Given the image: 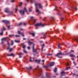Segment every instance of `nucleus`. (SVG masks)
Masks as SVG:
<instances>
[{"label": "nucleus", "mask_w": 78, "mask_h": 78, "mask_svg": "<svg viewBox=\"0 0 78 78\" xmlns=\"http://www.w3.org/2000/svg\"><path fill=\"white\" fill-rule=\"evenodd\" d=\"M35 10L37 12H38V14H41V11H39V9H38V8H37V6H39V8H40L42 10L43 9V6L42 5H41V4L40 3H35Z\"/></svg>", "instance_id": "1"}, {"label": "nucleus", "mask_w": 78, "mask_h": 78, "mask_svg": "<svg viewBox=\"0 0 78 78\" xmlns=\"http://www.w3.org/2000/svg\"><path fill=\"white\" fill-rule=\"evenodd\" d=\"M25 11H26V12L27 13V12L26 9V8H24V10H20V12L21 15L23 16V15H24V14H25Z\"/></svg>", "instance_id": "2"}, {"label": "nucleus", "mask_w": 78, "mask_h": 78, "mask_svg": "<svg viewBox=\"0 0 78 78\" xmlns=\"http://www.w3.org/2000/svg\"><path fill=\"white\" fill-rule=\"evenodd\" d=\"M35 26L36 27H40V26L44 27V24H42V23H37L35 25Z\"/></svg>", "instance_id": "3"}, {"label": "nucleus", "mask_w": 78, "mask_h": 78, "mask_svg": "<svg viewBox=\"0 0 78 78\" xmlns=\"http://www.w3.org/2000/svg\"><path fill=\"white\" fill-rule=\"evenodd\" d=\"M9 9L6 8L5 9V12L6 13L9 12L10 15H11V14H13V12H9Z\"/></svg>", "instance_id": "4"}, {"label": "nucleus", "mask_w": 78, "mask_h": 78, "mask_svg": "<svg viewBox=\"0 0 78 78\" xmlns=\"http://www.w3.org/2000/svg\"><path fill=\"white\" fill-rule=\"evenodd\" d=\"M59 52L57 53L56 55H55V56H56L57 57V58H61L62 57L61 56H59V55H62V52L60 51H59Z\"/></svg>", "instance_id": "5"}, {"label": "nucleus", "mask_w": 78, "mask_h": 78, "mask_svg": "<svg viewBox=\"0 0 78 78\" xmlns=\"http://www.w3.org/2000/svg\"><path fill=\"white\" fill-rule=\"evenodd\" d=\"M2 22H3V23H5L7 25V24H8L10 23V21H7L6 20H2Z\"/></svg>", "instance_id": "6"}, {"label": "nucleus", "mask_w": 78, "mask_h": 78, "mask_svg": "<svg viewBox=\"0 0 78 78\" xmlns=\"http://www.w3.org/2000/svg\"><path fill=\"white\" fill-rule=\"evenodd\" d=\"M61 75L60 76L61 77H62V76H64V75H66V73L64 71H62L61 73Z\"/></svg>", "instance_id": "7"}, {"label": "nucleus", "mask_w": 78, "mask_h": 78, "mask_svg": "<svg viewBox=\"0 0 78 78\" xmlns=\"http://www.w3.org/2000/svg\"><path fill=\"white\" fill-rule=\"evenodd\" d=\"M39 69L40 70L39 74H40V76H41V75H42V74L41 73L42 72V69L41 68H40Z\"/></svg>", "instance_id": "8"}, {"label": "nucleus", "mask_w": 78, "mask_h": 78, "mask_svg": "<svg viewBox=\"0 0 78 78\" xmlns=\"http://www.w3.org/2000/svg\"><path fill=\"white\" fill-rule=\"evenodd\" d=\"M18 55L19 56V58H22V55H23V53L21 52L19 53Z\"/></svg>", "instance_id": "9"}, {"label": "nucleus", "mask_w": 78, "mask_h": 78, "mask_svg": "<svg viewBox=\"0 0 78 78\" xmlns=\"http://www.w3.org/2000/svg\"><path fill=\"white\" fill-rule=\"evenodd\" d=\"M33 52H36L37 51V49L34 50V44H33Z\"/></svg>", "instance_id": "10"}, {"label": "nucleus", "mask_w": 78, "mask_h": 78, "mask_svg": "<svg viewBox=\"0 0 78 78\" xmlns=\"http://www.w3.org/2000/svg\"><path fill=\"white\" fill-rule=\"evenodd\" d=\"M73 52H74V51L73 50H71L69 53H67L66 55H69V54H70L71 53H72Z\"/></svg>", "instance_id": "11"}, {"label": "nucleus", "mask_w": 78, "mask_h": 78, "mask_svg": "<svg viewBox=\"0 0 78 78\" xmlns=\"http://www.w3.org/2000/svg\"><path fill=\"white\" fill-rule=\"evenodd\" d=\"M54 62H52L49 65L50 67H51V66H54Z\"/></svg>", "instance_id": "12"}, {"label": "nucleus", "mask_w": 78, "mask_h": 78, "mask_svg": "<svg viewBox=\"0 0 78 78\" xmlns=\"http://www.w3.org/2000/svg\"><path fill=\"white\" fill-rule=\"evenodd\" d=\"M7 50H9V52H11L12 50V49L10 48H9V47L7 48Z\"/></svg>", "instance_id": "13"}, {"label": "nucleus", "mask_w": 78, "mask_h": 78, "mask_svg": "<svg viewBox=\"0 0 78 78\" xmlns=\"http://www.w3.org/2000/svg\"><path fill=\"white\" fill-rule=\"evenodd\" d=\"M27 70H30L32 69V67L30 66V67H27Z\"/></svg>", "instance_id": "14"}, {"label": "nucleus", "mask_w": 78, "mask_h": 78, "mask_svg": "<svg viewBox=\"0 0 78 78\" xmlns=\"http://www.w3.org/2000/svg\"><path fill=\"white\" fill-rule=\"evenodd\" d=\"M28 43L29 45L31 46V44H33V42H29Z\"/></svg>", "instance_id": "15"}, {"label": "nucleus", "mask_w": 78, "mask_h": 78, "mask_svg": "<svg viewBox=\"0 0 78 78\" xmlns=\"http://www.w3.org/2000/svg\"><path fill=\"white\" fill-rule=\"evenodd\" d=\"M15 35L14 34H10L9 35V36L10 37H14Z\"/></svg>", "instance_id": "16"}, {"label": "nucleus", "mask_w": 78, "mask_h": 78, "mask_svg": "<svg viewBox=\"0 0 78 78\" xmlns=\"http://www.w3.org/2000/svg\"><path fill=\"white\" fill-rule=\"evenodd\" d=\"M46 75L48 78H51V77L50 76V75H47V73H46Z\"/></svg>", "instance_id": "17"}, {"label": "nucleus", "mask_w": 78, "mask_h": 78, "mask_svg": "<svg viewBox=\"0 0 78 78\" xmlns=\"http://www.w3.org/2000/svg\"><path fill=\"white\" fill-rule=\"evenodd\" d=\"M44 46H45V44H43L41 48V50L42 51H43V49L44 48Z\"/></svg>", "instance_id": "18"}, {"label": "nucleus", "mask_w": 78, "mask_h": 78, "mask_svg": "<svg viewBox=\"0 0 78 78\" xmlns=\"http://www.w3.org/2000/svg\"><path fill=\"white\" fill-rule=\"evenodd\" d=\"M6 30V28H5V27H4L3 28V29H1V31H3H3H5Z\"/></svg>", "instance_id": "19"}, {"label": "nucleus", "mask_w": 78, "mask_h": 78, "mask_svg": "<svg viewBox=\"0 0 78 78\" xmlns=\"http://www.w3.org/2000/svg\"><path fill=\"white\" fill-rule=\"evenodd\" d=\"M31 58V57H30V62H33V61H34V60H31V58Z\"/></svg>", "instance_id": "20"}, {"label": "nucleus", "mask_w": 78, "mask_h": 78, "mask_svg": "<svg viewBox=\"0 0 78 78\" xmlns=\"http://www.w3.org/2000/svg\"><path fill=\"white\" fill-rule=\"evenodd\" d=\"M35 61H36V62H38V64H40V62H41V60H36Z\"/></svg>", "instance_id": "21"}, {"label": "nucleus", "mask_w": 78, "mask_h": 78, "mask_svg": "<svg viewBox=\"0 0 78 78\" xmlns=\"http://www.w3.org/2000/svg\"><path fill=\"white\" fill-rule=\"evenodd\" d=\"M54 71L55 73H56V72H57V68H55L54 69Z\"/></svg>", "instance_id": "22"}, {"label": "nucleus", "mask_w": 78, "mask_h": 78, "mask_svg": "<svg viewBox=\"0 0 78 78\" xmlns=\"http://www.w3.org/2000/svg\"><path fill=\"white\" fill-rule=\"evenodd\" d=\"M6 40V38H4L2 39V41H5Z\"/></svg>", "instance_id": "23"}, {"label": "nucleus", "mask_w": 78, "mask_h": 78, "mask_svg": "<svg viewBox=\"0 0 78 78\" xmlns=\"http://www.w3.org/2000/svg\"><path fill=\"white\" fill-rule=\"evenodd\" d=\"M70 56L71 57H75V56L74 55H73V54H71L70 55Z\"/></svg>", "instance_id": "24"}, {"label": "nucleus", "mask_w": 78, "mask_h": 78, "mask_svg": "<svg viewBox=\"0 0 78 78\" xmlns=\"http://www.w3.org/2000/svg\"><path fill=\"white\" fill-rule=\"evenodd\" d=\"M15 37H20V36L18 35H15Z\"/></svg>", "instance_id": "25"}, {"label": "nucleus", "mask_w": 78, "mask_h": 78, "mask_svg": "<svg viewBox=\"0 0 78 78\" xmlns=\"http://www.w3.org/2000/svg\"><path fill=\"white\" fill-rule=\"evenodd\" d=\"M61 45V44L58 43V48H60V46Z\"/></svg>", "instance_id": "26"}, {"label": "nucleus", "mask_w": 78, "mask_h": 78, "mask_svg": "<svg viewBox=\"0 0 78 78\" xmlns=\"http://www.w3.org/2000/svg\"><path fill=\"white\" fill-rule=\"evenodd\" d=\"M10 55V56H13V57H14V54L13 53H11Z\"/></svg>", "instance_id": "27"}, {"label": "nucleus", "mask_w": 78, "mask_h": 78, "mask_svg": "<svg viewBox=\"0 0 78 78\" xmlns=\"http://www.w3.org/2000/svg\"><path fill=\"white\" fill-rule=\"evenodd\" d=\"M22 33H20V31H18V33L19 34H21Z\"/></svg>", "instance_id": "28"}, {"label": "nucleus", "mask_w": 78, "mask_h": 78, "mask_svg": "<svg viewBox=\"0 0 78 78\" xmlns=\"http://www.w3.org/2000/svg\"><path fill=\"white\" fill-rule=\"evenodd\" d=\"M42 34H43V35H44V39H45V37H46L45 34H44V33H42Z\"/></svg>", "instance_id": "29"}, {"label": "nucleus", "mask_w": 78, "mask_h": 78, "mask_svg": "<svg viewBox=\"0 0 78 78\" xmlns=\"http://www.w3.org/2000/svg\"><path fill=\"white\" fill-rule=\"evenodd\" d=\"M14 44V42L12 40L11 41V45H12Z\"/></svg>", "instance_id": "30"}, {"label": "nucleus", "mask_w": 78, "mask_h": 78, "mask_svg": "<svg viewBox=\"0 0 78 78\" xmlns=\"http://www.w3.org/2000/svg\"><path fill=\"white\" fill-rule=\"evenodd\" d=\"M23 51L24 53H27V51L25 50V49H23Z\"/></svg>", "instance_id": "31"}, {"label": "nucleus", "mask_w": 78, "mask_h": 78, "mask_svg": "<svg viewBox=\"0 0 78 78\" xmlns=\"http://www.w3.org/2000/svg\"><path fill=\"white\" fill-rule=\"evenodd\" d=\"M44 68H46V69H47V68H48V66H44Z\"/></svg>", "instance_id": "32"}, {"label": "nucleus", "mask_w": 78, "mask_h": 78, "mask_svg": "<svg viewBox=\"0 0 78 78\" xmlns=\"http://www.w3.org/2000/svg\"><path fill=\"white\" fill-rule=\"evenodd\" d=\"M3 31H2L0 34V35H1V36L3 35Z\"/></svg>", "instance_id": "33"}, {"label": "nucleus", "mask_w": 78, "mask_h": 78, "mask_svg": "<svg viewBox=\"0 0 78 78\" xmlns=\"http://www.w3.org/2000/svg\"><path fill=\"white\" fill-rule=\"evenodd\" d=\"M15 42H17V43H19V42H20V41H19V40H18V41L15 40Z\"/></svg>", "instance_id": "34"}, {"label": "nucleus", "mask_w": 78, "mask_h": 78, "mask_svg": "<svg viewBox=\"0 0 78 78\" xmlns=\"http://www.w3.org/2000/svg\"><path fill=\"white\" fill-rule=\"evenodd\" d=\"M73 64H74V66H76V63L74 61L73 62Z\"/></svg>", "instance_id": "35"}, {"label": "nucleus", "mask_w": 78, "mask_h": 78, "mask_svg": "<svg viewBox=\"0 0 78 78\" xmlns=\"http://www.w3.org/2000/svg\"><path fill=\"white\" fill-rule=\"evenodd\" d=\"M75 40L76 41V42H78V38H75Z\"/></svg>", "instance_id": "36"}, {"label": "nucleus", "mask_w": 78, "mask_h": 78, "mask_svg": "<svg viewBox=\"0 0 78 78\" xmlns=\"http://www.w3.org/2000/svg\"><path fill=\"white\" fill-rule=\"evenodd\" d=\"M22 24V23H20L18 25V26H21V25Z\"/></svg>", "instance_id": "37"}, {"label": "nucleus", "mask_w": 78, "mask_h": 78, "mask_svg": "<svg viewBox=\"0 0 78 78\" xmlns=\"http://www.w3.org/2000/svg\"><path fill=\"white\" fill-rule=\"evenodd\" d=\"M21 35H22V36H23V37H25V35H24V34H23V33H22L21 34Z\"/></svg>", "instance_id": "38"}, {"label": "nucleus", "mask_w": 78, "mask_h": 78, "mask_svg": "<svg viewBox=\"0 0 78 78\" xmlns=\"http://www.w3.org/2000/svg\"><path fill=\"white\" fill-rule=\"evenodd\" d=\"M72 8H74V9H76V10H78V9H77V8H75L74 7H72Z\"/></svg>", "instance_id": "39"}, {"label": "nucleus", "mask_w": 78, "mask_h": 78, "mask_svg": "<svg viewBox=\"0 0 78 78\" xmlns=\"http://www.w3.org/2000/svg\"><path fill=\"white\" fill-rule=\"evenodd\" d=\"M31 34L32 35L33 37H34V33H32Z\"/></svg>", "instance_id": "40"}, {"label": "nucleus", "mask_w": 78, "mask_h": 78, "mask_svg": "<svg viewBox=\"0 0 78 78\" xmlns=\"http://www.w3.org/2000/svg\"><path fill=\"white\" fill-rule=\"evenodd\" d=\"M33 20H34V22H33L34 23H36V20L34 19Z\"/></svg>", "instance_id": "41"}, {"label": "nucleus", "mask_w": 78, "mask_h": 78, "mask_svg": "<svg viewBox=\"0 0 78 78\" xmlns=\"http://www.w3.org/2000/svg\"><path fill=\"white\" fill-rule=\"evenodd\" d=\"M14 1H15V0H11V2H12V3H14Z\"/></svg>", "instance_id": "42"}, {"label": "nucleus", "mask_w": 78, "mask_h": 78, "mask_svg": "<svg viewBox=\"0 0 78 78\" xmlns=\"http://www.w3.org/2000/svg\"><path fill=\"white\" fill-rule=\"evenodd\" d=\"M22 47H23V48H24V49L25 48V45H23Z\"/></svg>", "instance_id": "43"}, {"label": "nucleus", "mask_w": 78, "mask_h": 78, "mask_svg": "<svg viewBox=\"0 0 78 78\" xmlns=\"http://www.w3.org/2000/svg\"><path fill=\"white\" fill-rule=\"evenodd\" d=\"M70 67H67L66 68V70H67L68 69H70Z\"/></svg>", "instance_id": "44"}, {"label": "nucleus", "mask_w": 78, "mask_h": 78, "mask_svg": "<svg viewBox=\"0 0 78 78\" xmlns=\"http://www.w3.org/2000/svg\"><path fill=\"white\" fill-rule=\"evenodd\" d=\"M10 28V26H8V30H9V29Z\"/></svg>", "instance_id": "45"}, {"label": "nucleus", "mask_w": 78, "mask_h": 78, "mask_svg": "<svg viewBox=\"0 0 78 78\" xmlns=\"http://www.w3.org/2000/svg\"><path fill=\"white\" fill-rule=\"evenodd\" d=\"M22 2H21V3H20V6H22Z\"/></svg>", "instance_id": "46"}, {"label": "nucleus", "mask_w": 78, "mask_h": 78, "mask_svg": "<svg viewBox=\"0 0 78 78\" xmlns=\"http://www.w3.org/2000/svg\"><path fill=\"white\" fill-rule=\"evenodd\" d=\"M4 41H2L1 44H3L4 43Z\"/></svg>", "instance_id": "47"}, {"label": "nucleus", "mask_w": 78, "mask_h": 78, "mask_svg": "<svg viewBox=\"0 0 78 78\" xmlns=\"http://www.w3.org/2000/svg\"><path fill=\"white\" fill-rule=\"evenodd\" d=\"M30 18L31 19H33L34 18V17L33 16H30Z\"/></svg>", "instance_id": "48"}, {"label": "nucleus", "mask_w": 78, "mask_h": 78, "mask_svg": "<svg viewBox=\"0 0 78 78\" xmlns=\"http://www.w3.org/2000/svg\"><path fill=\"white\" fill-rule=\"evenodd\" d=\"M47 55H48V56L49 55H52V54H47Z\"/></svg>", "instance_id": "49"}, {"label": "nucleus", "mask_w": 78, "mask_h": 78, "mask_svg": "<svg viewBox=\"0 0 78 78\" xmlns=\"http://www.w3.org/2000/svg\"><path fill=\"white\" fill-rule=\"evenodd\" d=\"M55 10H56V11H58V9H57V7H55Z\"/></svg>", "instance_id": "50"}, {"label": "nucleus", "mask_w": 78, "mask_h": 78, "mask_svg": "<svg viewBox=\"0 0 78 78\" xmlns=\"http://www.w3.org/2000/svg\"><path fill=\"white\" fill-rule=\"evenodd\" d=\"M61 20L62 21L63 20V19H64V18H61Z\"/></svg>", "instance_id": "51"}, {"label": "nucleus", "mask_w": 78, "mask_h": 78, "mask_svg": "<svg viewBox=\"0 0 78 78\" xmlns=\"http://www.w3.org/2000/svg\"><path fill=\"white\" fill-rule=\"evenodd\" d=\"M28 49V50H30V46H28L27 48Z\"/></svg>", "instance_id": "52"}, {"label": "nucleus", "mask_w": 78, "mask_h": 78, "mask_svg": "<svg viewBox=\"0 0 78 78\" xmlns=\"http://www.w3.org/2000/svg\"><path fill=\"white\" fill-rule=\"evenodd\" d=\"M28 43L30 42V39H28Z\"/></svg>", "instance_id": "53"}, {"label": "nucleus", "mask_w": 78, "mask_h": 78, "mask_svg": "<svg viewBox=\"0 0 78 78\" xmlns=\"http://www.w3.org/2000/svg\"><path fill=\"white\" fill-rule=\"evenodd\" d=\"M55 75L58 76V75H59V74H58V73H56L55 74Z\"/></svg>", "instance_id": "54"}, {"label": "nucleus", "mask_w": 78, "mask_h": 78, "mask_svg": "<svg viewBox=\"0 0 78 78\" xmlns=\"http://www.w3.org/2000/svg\"><path fill=\"white\" fill-rule=\"evenodd\" d=\"M66 65L67 66H69V63H67L66 64Z\"/></svg>", "instance_id": "55"}, {"label": "nucleus", "mask_w": 78, "mask_h": 78, "mask_svg": "<svg viewBox=\"0 0 78 78\" xmlns=\"http://www.w3.org/2000/svg\"><path fill=\"white\" fill-rule=\"evenodd\" d=\"M29 12H31V9H29Z\"/></svg>", "instance_id": "56"}, {"label": "nucleus", "mask_w": 78, "mask_h": 78, "mask_svg": "<svg viewBox=\"0 0 78 78\" xmlns=\"http://www.w3.org/2000/svg\"><path fill=\"white\" fill-rule=\"evenodd\" d=\"M42 62H45V60H42Z\"/></svg>", "instance_id": "57"}, {"label": "nucleus", "mask_w": 78, "mask_h": 78, "mask_svg": "<svg viewBox=\"0 0 78 78\" xmlns=\"http://www.w3.org/2000/svg\"><path fill=\"white\" fill-rule=\"evenodd\" d=\"M16 11H17V10H18V9H17V8H16V9H15Z\"/></svg>", "instance_id": "58"}, {"label": "nucleus", "mask_w": 78, "mask_h": 78, "mask_svg": "<svg viewBox=\"0 0 78 78\" xmlns=\"http://www.w3.org/2000/svg\"><path fill=\"white\" fill-rule=\"evenodd\" d=\"M23 40H26V38H23Z\"/></svg>", "instance_id": "59"}, {"label": "nucleus", "mask_w": 78, "mask_h": 78, "mask_svg": "<svg viewBox=\"0 0 78 78\" xmlns=\"http://www.w3.org/2000/svg\"><path fill=\"white\" fill-rule=\"evenodd\" d=\"M73 76H75V73H73Z\"/></svg>", "instance_id": "60"}, {"label": "nucleus", "mask_w": 78, "mask_h": 78, "mask_svg": "<svg viewBox=\"0 0 78 78\" xmlns=\"http://www.w3.org/2000/svg\"><path fill=\"white\" fill-rule=\"evenodd\" d=\"M7 55L8 56H10V55L8 54Z\"/></svg>", "instance_id": "61"}, {"label": "nucleus", "mask_w": 78, "mask_h": 78, "mask_svg": "<svg viewBox=\"0 0 78 78\" xmlns=\"http://www.w3.org/2000/svg\"><path fill=\"white\" fill-rule=\"evenodd\" d=\"M43 42V41H40V43H42Z\"/></svg>", "instance_id": "62"}, {"label": "nucleus", "mask_w": 78, "mask_h": 78, "mask_svg": "<svg viewBox=\"0 0 78 78\" xmlns=\"http://www.w3.org/2000/svg\"><path fill=\"white\" fill-rule=\"evenodd\" d=\"M23 24H24V25H26V23H23Z\"/></svg>", "instance_id": "63"}, {"label": "nucleus", "mask_w": 78, "mask_h": 78, "mask_svg": "<svg viewBox=\"0 0 78 78\" xmlns=\"http://www.w3.org/2000/svg\"><path fill=\"white\" fill-rule=\"evenodd\" d=\"M76 69H78V66H77L76 67Z\"/></svg>", "instance_id": "64"}]
</instances>
